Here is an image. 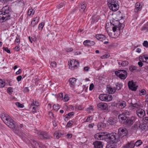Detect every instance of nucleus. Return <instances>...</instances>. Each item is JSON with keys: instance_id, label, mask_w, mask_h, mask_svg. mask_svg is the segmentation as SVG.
<instances>
[{"instance_id": "obj_52", "label": "nucleus", "mask_w": 148, "mask_h": 148, "mask_svg": "<svg viewBox=\"0 0 148 148\" xmlns=\"http://www.w3.org/2000/svg\"><path fill=\"white\" fill-rule=\"evenodd\" d=\"M143 45L145 47H148V42L147 41H144L143 43Z\"/></svg>"}, {"instance_id": "obj_32", "label": "nucleus", "mask_w": 148, "mask_h": 148, "mask_svg": "<svg viewBox=\"0 0 148 148\" xmlns=\"http://www.w3.org/2000/svg\"><path fill=\"white\" fill-rule=\"evenodd\" d=\"M62 135V134L57 132H56L54 134V137L57 139H59Z\"/></svg>"}, {"instance_id": "obj_6", "label": "nucleus", "mask_w": 148, "mask_h": 148, "mask_svg": "<svg viewBox=\"0 0 148 148\" xmlns=\"http://www.w3.org/2000/svg\"><path fill=\"white\" fill-rule=\"evenodd\" d=\"M69 68L74 70L78 68L79 65V62L75 60H73L69 62Z\"/></svg>"}, {"instance_id": "obj_4", "label": "nucleus", "mask_w": 148, "mask_h": 148, "mask_svg": "<svg viewBox=\"0 0 148 148\" xmlns=\"http://www.w3.org/2000/svg\"><path fill=\"white\" fill-rule=\"evenodd\" d=\"M9 127L13 129V131L16 133H18L19 129L17 128V126H16V123L12 119L10 118L5 123Z\"/></svg>"}, {"instance_id": "obj_20", "label": "nucleus", "mask_w": 148, "mask_h": 148, "mask_svg": "<svg viewBox=\"0 0 148 148\" xmlns=\"http://www.w3.org/2000/svg\"><path fill=\"white\" fill-rule=\"evenodd\" d=\"M95 148H103V145L101 141H96L93 143Z\"/></svg>"}, {"instance_id": "obj_11", "label": "nucleus", "mask_w": 148, "mask_h": 148, "mask_svg": "<svg viewBox=\"0 0 148 148\" xmlns=\"http://www.w3.org/2000/svg\"><path fill=\"white\" fill-rule=\"evenodd\" d=\"M130 113L127 111H124L119 116V119L121 120H125L127 118L128 116L129 115Z\"/></svg>"}, {"instance_id": "obj_36", "label": "nucleus", "mask_w": 148, "mask_h": 148, "mask_svg": "<svg viewBox=\"0 0 148 148\" xmlns=\"http://www.w3.org/2000/svg\"><path fill=\"white\" fill-rule=\"evenodd\" d=\"M143 142L141 140H138L136 141L135 143H134V145L135 146L138 147Z\"/></svg>"}, {"instance_id": "obj_44", "label": "nucleus", "mask_w": 148, "mask_h": 148, "mask_svg": "<svg viewBox=\"0 0 148 148\" xmlns=\"http://www.w3.org/2000/svg\"><path fill=\"white\" fill-rule=\"evenodd\" d=\"M93 117L90 116H89L87 119L86 122H90L91 121L93 120Z\"/></svg>"}, {"instance_id": "obj_21", "label": "nucleus", "mask_w": 148, "mask_h": 148, "mask_svg": "<svg viewBox=\"0 0 148 148\" xmlns=\"http://www.w3.org/2000/svg\"><path fill=\"white\" fill-rule=\"evenodd\" d=\"M69 85L71 87L73 88L75 87L76 80L75 78H71L69 79Z\"/></svg>"}, {"instance_id": "obj_61", "label": "nucleus", "mask_w": 148, "mask_h": 148, "mask_svg": "<svg viewBox=\"0 0 148 148\" xmlns=\"http://www.w3.org/2000/svg\"><path fill=\"white\" fill-rule=\"evenodd\" d=\"M119 28V31L121 32V30H122L123 29L124 27L123 25L122 24H121L120 25H119V26H118Z\"/></svg>"}, {"instance_id": "obj_2", "label": "nucleus", "mask_w": 148, "mask_h": 148, "mask_svg": "<svg viewBox=\"0 0 148 148\" xmlns=\"http://www.w3.org/2000/svg\"><path fill=\"white\" fill-rule=\"evenodd\" d=\"M10 6L6 5L3 7L0 11V21L3 22L10 19Z\"/></svg>"}, {"instance_id": "obj_48", "label": "nucleus", "mask_w": 148, "mask_h": 148, "mask_svg": "<svg viewBox=\"0 0 148 148\" xmlns=\"http://www.w3.org/2000/svg\"><path fill=\"white\" fill-rule=\"evenodd\" d=\"M73 123V121L71 120L69 121L67 124V126L68 127H69L71 126Z\"/></svg>"}, {"instance_id": "obj_12", "label": "nucleus", "mask_w": 148, "mask_h": 148, "mask_svg": "<svg viewBox=\"0 0 148 148\" xmlns=\"http://www.w3.org/2000/svg\"><path fill=\"white\" fill-rule=\"evenodd\" d=\"M126 102L123 101H120L115 103L114 106L119 109H123L126 106Z\"/></svg>"}, {"instance_id": "obj_37", "label": "nucleus", "mask_w": 148, "mask_h": 148, "mask_svg": "<svg viewBox=\"0 0 148 148\" xmlns=\"http://www.w3.org/2000/svg\"><path fill=\"white\" fill-rule=\"evenodd\" d=\"M45 25L44 22H42L39 24L38 26V29L42 31Z\"/></svg>"}, {"instance_id": "obj_24", "label": "nucleus", "mask_w": 148, "mask_h": 148, "mask_svg": "<svg viewBox=\"0 0 148 148\" xmlns=\"http://www.w3.org/2000/svg\"><path fill=\"white\" fill-rule=\"evenodd\" d=\"M39 17H36L33 19L31 23V24L32 25V26L33 27H34L37 24L39 21Z\"/></svg>"}, {"instance_id": "obj_19", "label": "nucleus", "mask_w": 148, "mask_h": 148, "mask_svg": "<svg viewBox=\"0 0 148 148\" xmlns=\"http://www.w3.org/2000/svg\"><path fill=\"white\" fill-rule=\"evenodd\" d=\"M1 116L2 119L5 123L10 118L9 116L5 113H2L1 114Z\"/></svg>"}, {"instance_id": "obj_40", "label": "nucleus", "mask_w": 148, "mask_h": 148, "mask_svg": "<svg viewBox=\"0 0 148 148\" xmlns=\"http://www.w3.org/2000/svg\"><path fill=\"white\" fill-rule=\"evenodd\" d=\"M132 106L133 107L137 109V110L141 108V106L140 104H138L137 103L132 104Z\"/></svg>"}, {"instance_id": "obj_54", "label": "nucleus", "mask_w": 148, "mask_h": 148, "mask_svg": "<svg viewBox=\"0 0 148 148\" xmlns=\"http://www.w3.org/2000/svg\"><path fill=\"white\" fill-rule=\"evenodd\" d=\"M51 66L52 67H56V64L55 62H52L51 64Z\"/></svg>"}, {"instance_id": "obj_60", "label": "nucleus", "mask_w": 148, "mask_h": 148, "mask_svg": "<svg viewBox=\"0 0 148 148\" xmlns=\"http://www.w3.org/2000/svg\"><path fill=\"white\" fill-rule=\"evenodd\" d=\"M94 85L92 83L89 86V90H92L94 88Z\"/></svg>"}, {"instance_id": "obj_27", "label": "nucleus", "mask_w": 148, "mask_h": 148, "mask_svg": "<svg viewBox=\"0 0 148 148\" xmlns=\"http://www.w3.org/2000/svg\"><path fill=\"white\" fill-rule=\"evenodd\" d=\"M130 70L132 72H136L139 71L138 67L136 66L132 65L129 66Z\"/></svg>"}, {"instance_id": "obj_15", "label": "nucleus", "mask_w": 148, "mask_h": 148, "mask_svg": "<svg viewBox=\"0 0 148 148\" xmlns=\"http://www.w3.org/2000/svg\"><path fill=\"white\" fill-rule=\"evenodd\" d=\"M111 25L113 26L112 27V29L113 32H114V35L116 37L118 36L120 34V31H119V29L118 26L117 25H115L114 24H111Z\"/></svg>"}, {"instance_id": "obj_25", "label": "nucleus", "mask_w": 148, "mask_h": 148, "mask_svg": "<svg viewBox=\"0 0 148 148\" xmlns=\"http://www.w3.org/2000/svg\"><path fill=\"white\" fill-rule=\"evenodd\" d=\"M96 38L98 40L102 41L105 40L106 38L105 36L101 34H98L96 35Z\"/></svg>"}, {"instance_id": "obj_59", "label": "nucleus", "mask_w": 148, "mask_h": 148, "mask_svg": "<svg viewBox=\"0 0 148 148\" xmlns=\"http://www.w3.org/2000/svg\"><path fill=\"white\" fill-rule=\"evenodd\" d=\"M67 52H71L73 51V49L72 48H67L66 49Z\"/></svg>"}, {"instance_id": "obj_10", "label": "nucleus", "mask_w": 148, "mask_h": 148, "mask_svg": "<svg viewBox=\"0 0 148 148\" xmlns=\"http://www.w3.org/2000/svg\"><path fill=\"white\" fill-rule=\"evenodd\" d=\"M127 130L124 127L120 128L118 130V134L120 137H123L127 134Z\"/></svg>"}, {"instance_id": "obj_14", "label": "nucleus", "mask_w": 148, "mask_h": 148, "mask_svg": "<svg viewBox=\"0 0 148 148\" xmlns=\"http://www.w3.org/2000/svg\"><path fill=\"white\" fill-rule=\"evenodd\" d=\"M97 107L101 110L107 111L108 109V105L106 103H99L97 105Z\"/></svg>"}, {"instance_id": "obj_62", "label": "nucleus", "mask_w": 148, "mask_h": 148, "mask_svg": "<svg viewBox=\"0 0 148 148\" xmlns=\"http://www.w3.org/2000/svg\"><path fill=\"white\" fill-rule=\"evenodd\" d=\"M143 120L146 123H148V117H146L143 118Z\"/></svg>"}, {"instance_id": "obj_23", "label": "nucleus", "mask_w": 148, "mask_h": 148, "mask_svg": "<svg viewBox=\"0 0 148 148\" xmlns=\"http://www.w3.org/2000/svg\"><path fill=\"white\" fill-rule=\"evenodd\" d=\"M32 103L30 105L29 108H32L33 107H36L39 106V102L36 101H34V99H32L31 100Z\"/></svg>"}, {"instance_id": "obj_56", "label": "nucleus", "mask_w": 148, "mask_h": 148, "mask_svg": "<svg viewBox=\"0 0 148 148\" xmlns=\"http://www.w3.org/2000/svg\"><path fill=\"white\" fill-rule=\"evenodd\" d=\"M95 125L94 123H90L88 125V127L90 129H92Z\"/></svg>"}, {"instance_id": "obj_41", "label": "nucleus", "mask_w": 148, "mask_h": 148, "mask_svg": "<svg viewBox=\"0 0 148 148\" xmlns=\"http://www.w3.org/2000/svg\"><path fill=\"white\" fill-rule=\"evenodd\" d=\"M80 6V10L82 11H84L86 8V4L82 3L81 4Z\"/></svg>"}, {"instance_id": "obj_22", "label": "nucleus", "mask_w": 148, "mask_h": 148, "mask_svg": "<svg viewBox=\"0 0 148 148\" xmlns=\"http://www.w3.org/2000/svg\"><path fill=\"white\" fill-rule=\"evenodd\" d=\"M139 59L140 61L148 63V55H144L142 56H140Z\"/></svg>"}, {"instance_id": "obj_30", "label": "nucleus", "mask_w": 148, "mask_h": 148, "mask_svg": "<svg viewBox=\"0 0 148 148\" xmlns=\"http://www.w3.org/2000/svg\"><path fill=\"white\" fill-rule=\"evenodd\" d=\"M115 123L114 119L112 118H110L107 121L108 125H113Z\"/></svg>"}, {"instance_id": "obj_53", "label": "nucleus", "mask_w": 148, "mask_h": 148, "mask_svg": "<svg viewBox=\"0 0 148 148\" xmlns=\"http://www.w3.org/2000/svg\"><path fill=\"white\" fill-rule=\"evenodd\" d=\"M89 40H85L83 42V44L85 46H88V44H89Z\"/></svg>"}, {"instance_id": "obj_50", "label": "nucleus", "mask_w": 148, "mask_h": 148, "mask_svg": "<svg viewBox=\"0 0 148 148\" xmlns=\"http://www.w3.org/2000/svg\"><path fill=\"white\" fill-rule=\"evenodd\" d=\"M69 99V97L67 95H65L64 97V101H68Z\"/></svg>"}, {"instance_id": "obj_31", "label": "nucleus", "mask_w": 148, "mask_h": 148, "mask_svg": "<svg viewBox=\"0 0 148 148\" xmlns=\"http://www.w3.org/2000/svg\"><path fill=\"white\" fill-rule=\"evenodd\" d=\"M139 127L142 131H145L147 128V125L145 124H140Z\"/></svg>"}, {"instance_id": "obj_1", "label": "nucleus", "mask_w": 148, "mask_h": 148, "mask_svg": "<svg viewBox=\"0 0 148 148\" xmlns=\"http://www.w3.org/2000/svg\"><path fill=\"white\" fill-rule=\"evenodd\" d=\"M21 137L28 144L29 143L30 145L33 148H46L45 146L41 143H38L33 139H31L30 140L28 138L27 136L25 134L23 135L22 134L21 135Z\"/></svg>"}, {"instance_id": "obj_13", "label": "nucleus", "mask_w": 148, "mask_h": 148, "mask_svg": "<svg viewBox=\"0 0 148 148\" xmlns=\"http://www.w3.org/2000/svg\"><path fill=\"white\" fill-rule=\"evenodd\" d=\"M128 85L129 88L130 90L133 91L136 90L138 86L132 81H129L128 83Z\"/></svg>"}, {"instance_id": "obj_45", "label": "nucleus", "mask_w": 148, "mask_h": 148, "mask_svg": "<svg viewBox=\"0 0 148 148\" xmlns=\"http://www.w3.org/2000/svg\"><path fill=\"white\" fill-rule=\"evenodd\" d=\"M148 30V25L147 23L141 29L142 30Z\"/></svg>"}, {"instance_id": "obj_34", "label": "nucleus", "mask_w": 148, "mask_h": 148, "mask_svg": "<svg viewBox=\"0 0 148 148\" xmlns=\"http://www.w3.org/2000/svg\"><path fill=\"white\" fill-rule=\"evenodd\" d=\"M16 126H17V128L18 129H18H19V130H18V133H16L17 134H18L19 135V136L21 137V135H22V134H23V135L24 134H25L24 133H22L21 134H20L19 133V132L20 131V130H21V128L23 127V124H21L19 126H18L16 124Z\"/></svg>"}, {"instance_id": "obj_58", "label": "nucleus", "mask_w": 148, "mask_h": 148, "mask_svg": "<svg viewBox=\"0 0 148 148\" xmlns=\"http://www.w3.org/2000/svg\"><path fill=\"white\" fill-rule=\"evenodd\" d=\"M12 88L11 87H9L7 89L8 92L9 93H11L13 91L12 90Z\"/></svg>"}, {"instance_id": "obj_46", "label": "nucleus", "mask_w": 148, "mask_h": 148, "mask_svg": "<svg viewBox=\"0 0 148 148\" xmlns=\"http://www.w3.org/2000/svg\"><path fill=\"white\" fill-rule=\"evenodd\" d=\"M140 96L145 95L146 93V91L144 89H143L140 91Z\"/></svg>"}, {"instance_id": "obj_33", "label": "nucleus", "mask_w": 148, "mask_h": 148, "mask_svg": "<svg viewBox=\"0 0 148 148\" xmlns=\"http://www.w3.org/2000/svg\"><path fill=\"white\" fill-rule=\"evenodd\" d=\"M128 145L129 148H134L135 147L134 142L133 141H131L130 142H128L127 143Z\"/></svg>"}, {"instance_id": "obj_38", "label": "nucleus", "mask_w": 148, "mask_h": 148, "mask_svg": "<svg viewBox=\"0 0 148 148\" xmlns=\"http://www.w3.org/2000/svg\"><path fill=\"white\" fill-rule=\"evenodd\" d=\"M116 88H115L116 90H119L122 87V85L121 84L117 83L116 85Z\"/></svg>"}, {"instance_id": "obj_47", "label": "nucleus", "mask_w": 148, "mask_h": 148, "mask_svg": "<svg viewBox=\"0 0 148 148\" xmlns=\"http://www.w3.org/2000/svg\"><path fill=\"white\" fill-rule=\"evenodd\" d=\"M16 105L18 107L22 108L24 107L23 105L22 104H21L20 103L17 102L16 103Z\"/></svg>"}, {"instance_id": "obj_26", "label": "nucleus", "mask_w": 148, "mask_h": 148, "mask_svg": "<svg viewBox=\"0 0 148 148\" xmlns=\"http://www.w3.org/2000/svg\"><path fill=\"white\" fill-rule=\"evenodd\" d=\"M118 64L120 66H127L128 64V62L126 60H119L118 62Z\"/></svg>"}, {"instance_id": "obj_18", "label": "nucleus", "mask_w": 148, "mask_h": 148, "mask_svg": "<svg viewBox=\"0 0 148 148\" xmlns=\"http://www.w3.org/2000/svg\"><path fill=\"white\" fill-rule=\"evenodd\" d=\"M136 113L138 117L142 118L145 115V112L143 109L140 108L137 110Z\"/></svg>"}, {"instance_id": "obj_63", "label": "nucleus", "mask_w": 148, "mask_h": 148, "mask_svg": "<svg viewBox=\"0 0 148 148\" xmlns=\"http://www.w3.org/2000/svg\"><path fill=\"white\" fill-rule=\"evenodd\" d=\"M66 138H72V135L71 134H69L66 135Z\"/></svg>"}, {"instance_id": "obj_51", "label": "nucleus", "mask_w": 148, "mask_h": 148, "mask_svg": "<svg viewBox=\"0 0 148 148\" xmlns=\"http://www.w3.org/2000/svg\"><path fill=\"white\" fill-rule=\"evenodd\" d=\"M3 49L5 51L7 52L8 53H10V51L8 47H3Z\"/></svg>"}, {"instance_id": "obj_3", "label": "nucleus", "mask_w": 148, "mask_h": 148, "mask_svg": "<svg viewBox=\"0 0 148 148\" xmlns=\"http://www.w3.org/2000/svg\"><path fill=\"white\" fill-rule=\"evenodd\" d=\"M108 5L109 9L113 11L118 10L119 7L118 1L114 0H108Z\"/></svg>"}, {"instance_id": "obj_8", "label": "nucleus", "mask_w": 148, "mask_h": 148, "mask_svg": "<svg viewBox=\"0 0 148 148\" xmlns=\"http://www.w3.org/2000/svg\"><path fill=\"white\" fill-rule=\"evenodd\" d=\"M99 97L100 100L106 101H111L113 99L112 96L111 95H108L105 94L100 95Z\"/></svg>"}, {"instance_id": "obj_29", "label": "nucleus", "mask_w": 148, "mask_h": 148, "mask_svg": "<svg viewBox=\"0 0 148 148\" xmlns=\"http://www.w3.org/2000/svg\"><path fill=\"white\" fill-rule=\"evenodd\" d=\"M107 90L108 91V92L109 94H112L114 93L116 91V89L115 88H112V87H107Z\"/></svg>"}, {"instance_id": "obj_9", "label": "nucleus", "mask_w": 148, "mask_h": 148, "mask_svg": "<svg viewBox=\"0 0 148 148\" xmlns=\"http://www.w3.org/2000/svg\"><path fill=\"white\" fill-rule=\"evenodd\" d=\"M136 119V118L134 116L128 118L124 122V123L127 126H130L133 124Z\"/></svg>"}, {"instance_id": "obj_28", "label": "nucleus", "mask_w": 148, "mask_h": 148, "mask_svg": "<svg viewBox=\"0 0 148 148\" xmlns=\"http://www.w3.org/2000/svg\"><path fill=\"white\" fill-rule=\"evenodd\" d=\"M135 8L134 9V11L136 12H137L141 10V6L139 3H136L135 5Z\"/></svg>"}, {"instance_id": "obj_16", "label": "nucleus", "mask_w": 148, "mask_h": 148, "mask_svg": "<svg viewBox=\"0 0 148 148\" xmlns=\"http://www.w3.org/2000/svg\"><path fill=\"white\" fill-rule=\"evenodd\" d=\"M110 140L113 143H116L119 140V135L116 133H114L110 136H109Z\"/></svg>"}, {"instance_id": "obj_64", "label": "nucleus", "mask_w": 148, "mask_h": 148, "mask_svg": "<svg viewBox=\"0 0 148 148\" xmlns=\"http://www.w3.org/2000/svg\"><path fill=\"white\" fill-rule=\"evenodd\" d=\"M22 78V77L21 76H18L17 78L16 79L18 82H19L21 80Z\"/></svg>"}, {"instance_id": "obj_35", "label": "nucleus", "mask_w": 148, "mask_h": 148, "mask_svg": "<svg viewBox=\"0 0 148 148\" xmlns=\"http://www.w3.org/2000/svg\"><path fill=\"white\" fill-rule=\"evenodd\" d=\"M34 13V10L32 9H29L28 12L27 14L28 15L31 16L33 15Z\"/></svg>"}, {"instance_id": "obj_55", "label": "nucleus", "mask_w": 148, "mask_h": 148, "mask_svg": "<svg viewBox=\"0 0 148 148\" xmlns=\"http://www.w3.org/2000/svg\"><path fill=\"white\" fill-rule=\"evenodd\" d=\"M95 44V43L93 41H90L89 40V44H88V46H91L92 45H94Z\"/></svg>"}, {"instance_id": "obj_5", "label": "nucleus", "mask_w": 148, "mask_h": 148, "mask_svg": "<svg viewBox=\"0 0 148 148\" xmlns=\"http://www.w3.org/2000/svg\"><path fill=\"white\" fill-rule=\"evenodd\" d=\"M115 73L117 76L121 79H125L127 77V73L126 71L124 70L115 71Z\"/></svg>"}, {"instance_id": "obj_42", "label": "nucleus", "mask_w": 148, "mask_h": 148, "mask_svg": "<svg viewBox=\"0 0 148 148\" xmlns=\"http://www.w3.org/2000/svg\"><path fill=\"white\" fill-rule=\"evenodd\" d=\"M74 113L73 112H71L68 113L67 114L65 115V117L66 118H68L70 117L71 116L74 115Z\"/></svg>"}, {"instance_id": "obj_43", "label": "nucleus", "mask_w": 148, "mask_h": 148, "mask_svg": "<svg viewBox=\"0 0 148 148\" xmlns=\"http://www.w3.org/2000/svg\"><path fill=\"white\" fill-rule=\"evenodd\" d=\"M5 85V82L3 80L0 79V87H3Z\"/></svg>"}, {"instance_id": "obj_7", "label": "nucleus", "mask_w": 148, "mask_h": 148, "mask_svg": "<svg viewBox=\"0 0 148 148\" xmlns=\"http://www.w3.org/2000/svg\"><path fill=\"white\" fill-rule=\"evenodd\" d=\"M38 138L41 139L47 140L51 138V137L45 131H40L38 133Z\"/></svg>"}, {"instance_id": "obj_49", "label": "nucleus", "mask_w": 148, "mask_h": 148, "mask_svg": "<svg viewBox=\"0 0 148 148\" xmlns=\"http://www.w3.org/2000/svg\"><path fill=\"white\" fill-rule=\"evenodd\" d=\"M20 36H19L17 35V37H16L15 42L17 43H19L20 42Z\"/></svg>"}, {"instance_id": "obj_57", "label": "nucleus", "mask_w": 148, "mask_h": 148, "mask_svg": "<svg viewBox=\"0 0 148 148\" xmlns=\"http://www.w3.org/2000/svg\"><path fill=\"white\" fill-rule=\"evenodd\" d=\"M36 107H32V112L33 113H34L35 112H36Z\"/></svg>"}, {"instance_id": "obj_17", "label": "nucleus", "mask_w": 148, "mask_h": 148, "mask_svg": "<svg viewBox=\"0 0 148 148\" xmlns=\"http://www.w3.org/2000/svg\"><path fill=\"white\" fill-rule=\"evenodd\" d=\"M104 133H97L94 135V138L97 140H103L106 138V136L104 135Z\"/></svg>"}, {"instance_id": "obj_39", "label": "nucleus", "mask_w": 148, "mask_h": 148, "mask_svg": "<svg viewBox=\"0 0 148 148\" xmlns=\"http://www.w3.org/2000/svg\"><path fill=\"white\" fill-rule=\"evenodd\" d=\"M53 108L54 110L57 111L60 108V106L58 104H54L53 106Z\"/></svg>"}]
</instances>
